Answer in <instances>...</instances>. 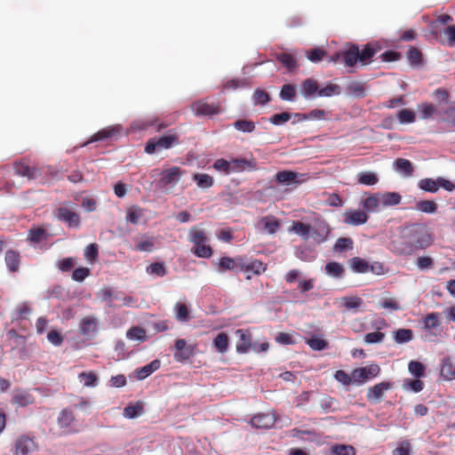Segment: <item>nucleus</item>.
I'll return each instance as SVG.
<instances>
[{
  "mask_svg": "<svg viewBox=\"0 0 455 455\" xmlns=\"http://www.w3.org/2000/svg\"><path fill=\"white\" fill-rule=\"evenodd\" d=\"M424 384L419 379H406L403 380V388L407 391L419 392L423 389Z\"/></svg>",
  "mask_w": 455,
  "mask_h": 455,
  "instance_id": "55",
  "label": "nucleus"
},
{
  "mask_svg": "<svg viewBox=\"0 0 455 455\" xmlns=\"http://www.w3.org/2000/svg\"><path fill=\"white\" fill-rule=\"evenodd\" d=\"M327 56H328L327 52L322 48H312V49L306 51V57L311 62H314V63L322 61Z\"/></svg>",
  "mask_w": 455,
  "mask_h": 455,
  "instance_id": "41",
  "label": "nucleus"
},
{
  "mask_svg": "<svg viewBox=\"0 0 455 455\" xmlns=\"http://www.w3.org/2000/svg\"><path fill=\"white\" fill-rule=\"evenodd\" d=\"M191 108L196 116H212L220 112V104H209L204 100L195 102Z\"/></svg>",
  "mask_w": 455,
  "mask_h": 455,
  "instance_id": "12",
  "label": "nucleus"
},
{
  "mask_svg": "<svg viewBox=\"0 0 455 455\" xmlns=\"http://www.w3.org/2000/svg\"><path fill=\"white\" fill-rule=\"evenodd\" d=\"M155 249L154 238H146L139 241L135 245V250L138 251L151 252Z\"/></svg>",
  "mask_w": 455,
  "mask_h": 455,
  "instance_id": "62",
  "label": "nucleus"
},
{
  "mask_svg": "<svg viewBox=\"0 0 455 455\" xmlns=\"http://www.w3.org/2000/svg\"><path fill=\"white\" fill-rule=\"evenodd\" d=\"M277 60L282 63L289 72H294L298 68L295 57L288 52H281L276 56Z\"/></svg>",
  "mask_w": 455,
  "mask_h": 455,
  "instance_id": "32",
  "label": "nucleus"
},
{
  "mask_svg": "<svg viewBox=\"0 0 455 455\" xmlns=\"http://www.w3.org/2000/svg\"><path fill=\"white\" fill-rule=\"evenodd\" d=\"M48 238L47 231L41 227H33L28 230V240L31 243H39Z\"/></svg>",
  "mask_w": 455,
  "mask_h": 455,
  "instance_id": "31",
  "label": "nucleus"
},
{
  "mask_svg": "<svg viewBox=\"0 0 455 455\" xmlns=\"http://www.w3.org/2000/svg\"><path fill=\"white\" fill-rule=\"evenodd\" d=\"M143 215V211L137 205H132L127 209L126 220L132 224H138Z\"/></svg>",
  "mask_w": 455,
  "mask_h": 455,
  "instance_id": "46",
  "label": "nucleus"
},
{
  "mask_svg": "<svg viewBox=\"0 0 455 455\" xmlns=\"http://www.w3.org/2000/svg\"><path fill=\"white\" fill-rule=\"evenodd\" d=\"M37 449V444L32 438L22 435L15 441L12 455H35Z\"/></svg>",
  "mask_w": 455,
  "mask_h": 455,
  "instance_id": "7",
  "label": "nucleus"
},
{
  "mask_svg": "<svg viewBox=\"0 0 455 455\" xmlns=\"http://www.w3.org/2000/svg\"><path fill=\"white\" fill-rule=\"evenodd\" d=\"M76 265V259L72 257L64 258L57 262V267L61 272H70Z\"/></svg>",
  "mask_w": 455,
  "mask_h": 455,
  "instance_id": "64",
  "label": "nucleus"
},
{
  "mask_svg": "<svg viewBox=\"0 0 455 455\" xmlns=\"http://www.w3.org/2000/svg\"><path fill=\"white\" fill-rule=\"evenodd\" d=\"M304 176L305 174L292 171H282L278 172L275 178L278 184L290 186L291 184H300L304 180H300L299 178Z\"/></svg>",
  "mask_w": 455,
  "mask_h": 455,
  "instance_id": "14",
  "label": "nucleus"
},
{
  "mask_svg": "<svg viewBox=\"0 0 455 455\" xmlns=\"http://www.w3.org/2000/svg\"><path fill=\"white\" fill-rule=\"evenodd\" d=\"M34 402L35 397L29 391L17 390L12 396V403L20 407L32 404Z\"/></svg>",
  "mask_w": 455,
  "mask_h": 455,
  "instance_id": "25",
  "label": "nucleus"
},
{
  "mask_svg": "<svg viewBox=\"0 0 455 455\" xmlns=\"http://www.w3.org/2000/svg\"><path fill=\"white\" fill-rule=\"evenodd\" d=\"M379 205V199L377 194L368 196L363 202V207L368 212H377Z\"/></svg>",
  "mask_w": 455,
  "mask_h": 455,
  "instance_id": "53",
  "label": "nucleus"
},
{
  "mask_svg": "<svg viewBox=\"0 0 455 455\" xmlns=\"http://www.w3.org/2000/svg\"><path fill=\"white\" fill-rule=\"evenodd\" d=\"M232 163V172H241L245 170H255L256 162L255 160H247L245 158H233Z\"/></svg>",
  "mask_w": 455,
  "mask_h": 455,
  "instance_id": "26",
  "label": "nucleus"
},
{
  "mask_svg": "<svg viewBox=\"0 0 455 455\" xmlns=\"http://www.w3.org/2000/svg\"><path fill=\"white\" fill-rule=\"evenodd\" d=\"M182 175V172L180 167L173 166L162 173L160 183L166 187L169 185L176 184Z\"/></svg>",
  "mask_w": 455,
  "mask_h": 455,
  "instance_id": "21",
  "label": "nucleus"
},
{
  "mask_svg": "<svg viewBox=\"0 0 455 455\" xmlns=\"http://www.w3.org/2000/svg\"><path fill=\"white\" fill-rule=\"evenodd\" d=\"M423 324H424V329L427 331L435 329L436 327H438L441 324L439 314L438 313L427 314L423 318Z\"/></svg>",
  "mask_w": 455,
  "mask_h": 455,
  "instance_id": "43",
  "label": "nucleus"
},
{
  "mask_svg": "<svg viewBox=\"0 0 455 455\" xmlns=\"http://www.w3.org/2000/svg\"><path fill=\"white\" fill-rule=\"evenodd\" d=\"M398 120L401 124H411L415 122V112L411 109L403 108L398 112Z\"/></svg>",
  "mask_w": 455,
  "mask_h": 455,
  "instance_id": "58",
  "label": "nucleus"
},
{
  "mask_svg": "<svg viewBox=\"0 0 455 455\" xmlns=\"http://www.w3.org/2000/svg\"><path fill=\"white\" fill-rule=\"evenodd\" d=\"M233 126L243 132H252L255 128V123L251 120H246V119H238L234 124Z\"/></svg>",
  "mask_w": 455,
  "mask_h": 455,
  "instance_id": "48",
  "label": "nucleus"
},
{
  "mask_svg": "<svg viewBox=\"0 0 455 455\" xmlns=\"http://www.w3.org/2000/svg\"><path fill=\"white\" fill-rule=\"evenodd\" d=\"M408 370L411 374L417 378L423 377L425 374V366L417 361H411L408 365Z\"/></svg>",
  "mask_w": 455,
  "mask_h": 455,
  "instance_id": "63",
  "label": "nucleus"
},
{
  "mask_svg": "<svg viewBox=\"0 0 455 455\" xmlns=\"http://www.w3.org/2000/svg\"><path fill=\"white\" fill-rule=\"evenodd\" d=\"M192 179L200 188L205 189L214 185L213 178L207 173H195Z\"/></svg>",
  "mask_w": 455,
  "mask_h": 455,
  "instance_id": "35",
  "label": "nucleus"
},
{
  "mask_svg": "<svg viewBox=\"0 0 455 455\" xmlns=\"http://www.w3.org/2000/svg\"><path fill=\"white\" fill-rule=\"evenodd\" d=\"M325 271L329 275L339 277L344 273V267L338 262H329L325 266Z\"/></svg>",
  "mask_w": 455,
  "mask_h": 455,
  "instance_id": "57",
  "label": "nucleus"
},
{
  "mask_svg": "<svg viewBox=\"0 0 455 455\" xmlns=\"http://www.w3.org/2000/svg\"><path fill=\"white\" fill-rule=\"evenodd\" d=\"M119 132V129L117 127H107L104 129L100 130L96 133H94L89 140L84 144L87 145L89 143L104 140L108 138H112L116 135H117Z\"/></svg>",
  "mask_w": 455,
  "mask_h": 455,
  "instance_id": "28",
  "label": "nucleus"
},
{
  "mask_svg": "<svg viewBox=\"0 0 455 455\" xmlns=\"http://www.w3.org/2000/svg\"><path fill=\"white\" fill-rule=\"evenodd\" d=\"M78 379L87 387H94L98 385V377L93 371L81 372Z\"/></svg>",
  "mask_w": 455,
  "mask_h": 455,
  "instance_id": "42",
  "label": "nucleus"
},
{
  "mask_svg": "<svg viewBox=\"0 0 455 455\" xmlns=\"http://www.w3.org/2000/svg\"><path fill=\"white\" fill-rule=\"evenodd\" d=\"M354 246V241L350 237H339L337 239L333 245V251L342 252L345 251L352 250Z\"/></svg>",
  "mask_w": 455,
  "mask_h": 455,
  "instance_id": "40",
  "label": "nucleus"
},
{
  "mask_svg": "<svg viewBox=\"0 0 455 455\" xmlns=\"http://www.w3.org/2000/svg\"><path fill=\"white\" fill-rule=\"evenodd\" d=\"M55 217L66 223L69 228H78L81 224L80 215L69 203H64L57 210Z\"/></svg>",
  "mask_w": 455,
  "mask_h": 455,
  "instance_id": "5",
  "label": "nucleus"
},
{
  "mask_svg": "<svg viewBox=\"0 0 455 455\" xmlns=\"http://www.w3.org/2000/svg\"><path fill=\"white\" fill-rule=\"evenodd\" d=\"M188 240L192 243V253L202 259H210L213 255V249L210 245V238L206 231L198 226L190 228L188 231Z\"/></svg>",
  "mask_w": 455,
  "mask_h": 455,
  "instance_id": "3",
  "label": "nucleus"
},
{
  "mask_svg": "<svg viewBox=\"0 0 455 455\" xmlns=\"http://www.w3.org/2000/svg\"><path fill=\"white\" fill-rule=\"evenodd\" d=\"M379 372V367L377 364H371L363 368H358L353 371L354 383L362 384L368 379L376 377Z\"/></svg>",
  "mask_w": 455,
  "mask_h": 455,
  "instance_id": "10",
  "label": "nucleus"
},
{
  "mask_svg": "<svg viewBox=\"0 0 455 455\" xmlns=\"http://www.w3.org/2000/svg\"><path fill=\"white\" fill-rule=\"evenodd\" d=\"M413 333L410 329H399L395 333V339L397 343H406L412 339Z\"/></svg>",
  "mask_w": 455,
  "mask_h": 455,
  "instance_id": "60",
  "label": "nucleus"
},
{
  "mask_svg": "<svg viewBox=\"0 0 455 455\" xmlns=\"http://www.w3.org/2000/svg\"><path fill=\"white\" fill-rule=\"evenodd\" d=\"M441 375L446 380L455 379V365L451 363V358H445L443 360Z\"/></svg>",
  "mask_w": 455,
  "mask_h": 455,
  "instance_id": "37",
  "label": "nucleus"
},
{
  "mask_svg": "<svg viewBox=\"0 0 455 455\" xmlns=\"http://www.w3.org/2000/svg\"><path fill=\"white\" fill-rule=\"evenodd\" d=\"M15 173L20 177H25L28 180H34L40 175L37 168L29 166L24 162H18L14 164Z\"/></svg>",
  "mask_w": 455,
  "mask_h": 455,
  "instance_id": "20",
  "label": "nucleus"
},
{
  "mask_svg": "<svg viewBox=\"0 0 455 455\" xmlns=\"http://www.w3.org/2000/svg\"><path fill=\"white\" fill-rule=\"evenodd\" d=\"M74 421L73 413L68 410H63L58 417L57 424L60 427V434L68 433L69 427Z\"/></svg>",
  "mask_w": 455,
  "mask_h": 455,
  "instance_id": "24",
  "label": "nucleus"
},
{
  "mask_svg": "<svg viewBox=\"0 0 455 455\" xmlns=\"http://www.w3.org/2000/svg\"><path fill=\"white\" fill-rule=\"evenodd\" d=\"M291 231L300 235L304 239H307L312 231V227L300 221H294L291 227Z\"/></svg>",
  "mask_w": 455,
  "mask_h": 455,
  "instance_id": "36",
  "label": "nucleus"
},
{
  "mask_svg": "<svg viewBox=\"0 0 455 455\" xmlns=\"http://www.w3.org/2000/svg\"><path fill=\"white\" fill-rule=\"evenodd\" d=\"M419 188L424 191L435 193L440 188H443L447 191H453L455 185L447 180L443 178H437L436 180L431 178L422 179L419 181Z\"/></svg>",
  "mask_w": 455,
  "mask_h": 455,
  "instance_id": "6",
  "label": "nucleus"
},
{
  "mask_svg": "<svg viewBox=\"0 0 455 455\" xmlns=\"http://www.w3.org/2000/svg\"><path fill=\"white\" fill-rule=\"evenodd\" d=\"M78 331L85 339H93L99 331V322L97 318L92 315L84 316L79 323Z\"/></svg>",
  "mask_w": 455,
  "mask_h": 455,
  "instance_id": "8",
  "label": "nucleus"
},
{
  "mask_svg": "<svg viewBox=\"0 0 455 455\" xmlns=\"http://www.w3.org/2000/svg\"><path fill=\"white\" fill-rule=\"evenodd\" d=\"M407 58L412 66H419L422 63V53L416 47H411L407 52Z\"/></svg>",
  "mask_w": 455,
  "mask_h": 455,
  "instance_id": "56",
  "label": "nucleus"
},
{
  "mask_svg": "<svg viewBox=\"0 0 455 455\" xmlns=\"http://www.w3.org/2000/svg\"><path fill=\"white\" fill-rule=\"evenodd\" d=\"M242 267V257L238 256L235 258L230 257H222L220 259L219 262L216 264V269L220 273L229 271H240V267Z\"/></svg>",
  "mask_w": 455,
  "mask_h": 455,
  "instance_id": "13",
  "label": "nucleus"
},
{
  "mask_svg": "<svg viewBox=\"0 0 455 455\" xmlns=\"http://www.w3.org/2000/svg\"><path fill=\"white\" fill-rule=\"evenodd\" d=\"M394 169L407 177L413 174L414 168L411 161L405 158H397L393 164Z\"/></svg>",
  "mask_w": 455,
  "mask_h": 455,
  "instance_id": "30",
  "label": "nucleus"
},
{
  "mask_svg": "<svg viewBox=\"0 0 455 455\" xmlns=\"http://www.w3.org/2000/svg\"><path fill=\"white\" fill-rule=\"evenodd\" d=\"M160 364L161 363L157 359L152 361L150 363L141 367L140 369H138L136 371V377L139 379H146L148 376L156 371L160 367Z\"/></svg>",
  "mask_w": 455,
  "mask_h": 455,
  "instance_id": "34",
  "label": "nucleus"
},
{
  "mask_svg": "<svg viewBox=\"0 0 455 455\" xmlns=\"http://www.w3.org/2000/svg\"><path fill=\"white\" fill-rule=\"evenodd\" d=\"M434 235L422 223H414L403 227L397 236L390 242V250L400 256H409L419 250L429 247Z\"/></svg>",
  "mask_w": 455,
  "mask_h": 455,
  "instance_id": "1",
  "label": "nucleus"
},
{
  "mask_svg": "<svg viewBox=\"0 0 455 455\" xmlns=\"http://www.w3.org/2000/svg\"><path fill=\"white\" fill-rule=\"evenodd\" d=\"M212 167L226 175L232 173V163L224 158H219L214 163Z\"/></svg>",
  "mask_w": 455,
  "mask_h": 455,
  "instance_id": "49",
  "label": "nucleus"
},
{
  "mask_svg": "<svg viewBox=\"0 0 455 455\" xmlns=\"http://www.w3.org/2000/svg\"><path fill=\"white\" fill-rule=\"evenodd\" d=\"M213 344L220 353H225L228 347V335L224 332L219 333L214 339Z\"/></svg>",
  "mask_w": 455,
  "mask_h": 455,
  "instance_id": "50",
  "label": "nucleus"
},
{
  "mask_svg": "<svg viewBox=\"0 0 455 455\" xmlns=\"http://www.w3.org/2000/svg\"><path fill=\"white\" fill-rule=\"evenodd\" d=\"M376 52L377 50L370 44H365L362 50L358 45L351 44L347 50L342 51V61L347 68H354L357 62L365 66L371 63Z\"/></svg>",
  "mask_w": 455,
  "mask_h": 455,
  "instance_id": "2",
  "label": "nucleus"
},
{
  "mask_svg": "<svg viewBox=\"0 0 455 455\" xmlns=\"http://www.w3.org/2000/svg\"><path fill=\"white\" fill-rule=\"evenodd\" d=\"M341 92L339 85L335 84H328L325 87L318 91L319 97H331L332 95H339Z\"/></svg>",
  "mask_w": 455,
  "mask_h": 455,
  "instance_id": "51",
  "label": "nucleus"
},
{
  "mask_svg": "<svg viewBox=\"0 0 455 455\" xmlns=\"http://www.w3.org/2000/svg\"><path fill=\"white\" fill-rule=\"evenodd\" d=\"M401 196L396 192H387L381 195V203L384 206L397 205L401 202Z\"/></svg>",
  "mask_w": 455,
  "mask_h": 455,
  "instance_id": "45",
  "label": "nucleus"
},
{
  "mask_svg": "<svg viewBox=\"0 0 455 455\" xmlns=\"http://www.w3.org/2000/svg\"><path fill=\"white\" fill-rule=\"evenodd\" d=\"M379 178L372 172H363L357 174V182L362 185L373 186L377 184Z\"/></svg>",
  "mask_w": 455,
  "mask_h": 455,
  "instance_id": "39",
  "label": "nucleus"
},
{
  "mask_svg": "<svg viewBox=\"0 0 455 455\" xmlns=\"http://www.w3.org/2000/svg\"><path fill=\"white\" fill-rule=\"evenodd\" d=\"M143 412V403L138 402L135 404L126 406L124 410V416L127 419H136L141 416Z\"/></svg>",
  "mask_w": 455,
  "mask_h": 455,
  "instance_id": "38",
  "label": "nucleus"
},
{
  "mask_svg": "<svg viewBox=\"0 0 455 455\" xmlns=\"http://www.w3.org/2000/svg\"><path fill=\"white\" fill-rule=\"evenodd\" d=\"M389 388H391L389 382H380L369 388L367 397L371 402L378 403L382 399L384 393Z\"/></svg>",
  "mask_w": 455,
  "mask_h": 455,
  "instance_id": "22",
  "label": "nucleus"
},
{
  "mask_svg": "<svg viewBox=\"0 0 455 455\" xmlns=\"http://www.w3.org/2000/svg\"><path fill=\"white\" fill-rule=\"evenodd\" d=\"M21 256L20 251L8 250L5 252L4 261L9 271L15 273L20 269Z\"/></svg>",
  "mask_w": 455,
  "mask_h": 455,
  "instance_id": "23",
  "label": "nucleus"
},
{
  "mask_svg": "<svg viewBox=\"0 0 455 455\" xmlns=\"http://www.w3.org/2000/svg\"><path fill=\"white\" fill-rule=\"evenodd\" d=\"M349 267L356 273H367L372 270L368 262L359 257H354L349 260Z\"/></svg>",
  "mask_w": 455,
  "mask_h": 455,
  "instance_id": "33",
  "label": "nucleus"
},
{
  "mask_svg": "<svg viewBox=\"0 0 455 455\" xmlns=\"http://www.w3.org/2000/svg\"><path fill=\"white\" fill-rule=\"evenodd\" d=\"M262 223L269 234H275L280 228V221L273 216L263 218Z\"/></svg>",
  "mask_w": 455,
  "mask_h": 455,
  "instance_id": "52",
  "label": "nucleus"
},
{
  "mask_svg": "<svg viewBox=\"0 0 455 455\" xmlns=\"http://www.w3.org/2000/svg\"><path fill=\"white\" fill-rule=\"evenodd\" d=\"M367 220L368 215L362 210H348L343 214V221L347 225L359 226Z\"/></svg>",
  "mask_w": 455,
  "mask_h": 455,
  "instance_id": "15",
  "label": "nucleus"
},
{
  "mask_svg": "<svg viewBox=\"0 0 455 455\" xmlns=\"http://www.w3.org/2000/svg\"><path fill=\"white\" fill-rule=\"evenodd\" d=\"M179 143V137L176 134H168L161 137H154L148 140L145 146V152L154 154L164 149L172 148Z\"/></svg>",
  "mask_w": 455,
  "mask_h": 455,
  "instance_id": "4",
  "label": "nucleus"
},
{
  "mask_svg": "<svg viewBox=\"0 0 455 455\" xmlns=\"http://www.w3.org/2000/svg\"><path fill=\"white\" fill-rule=\"evenodd\" d=\"M266 269L267 266L260 260L255 259L247 263L243 258H242V267H240V272L245 274L247 279H251L252 275H259L262 274Z\"/></svg>",
  "mask_w": 455,
  "mask_h": 455,
  "instance_id": "11",
  "label": "nucleus"
},
{
  "mask_svg": "<svg viewBox=\"0 0 455 455\" xmlns=\"http://www.w3.org/2000/svg\"><path fill=\"white\" fill-rule=\"evenodd\" d=\"M330 231V227L324 220H316L312 227L310 235L318 243H321L327 240Z\"/></svg>",
  "mask_w": 455,
  "mask_h": 455,
  "instance_id": "16",
  "label": "nucleus"
},
{
  "mask_svg": "<svg viewBox=\"0 0 455 455\" xmlns=\"http://www.w3.org/2000/svg\"><path fill=\"white\" fill-rule=\"evenodd\" d=\"M275 421V416L272 412L257 414L251 419V426L257 428H269Z\"/></svg>",
  "mask_w": 455,
  "mask_h": 455,
  "instance_id": "17",
  "label": "nucleus"
},
{
  "mask_svg": "<svg viewBox=\"0 0 455 455\" xmlns=\"http://www.w3.org/2000/svg\"><path fill=\"white\" fill-rule=\"evenodd\" d=\"M250 86H251L250 81L246 78H243V79L233 78L225 83L224 89L225 90H235L238 88H246V87H250Z\"/></svg>",
  "mask_w": 455,
  "mask_h": 455,
  "instance_id": "47",
  "label": "nucleus"
},
{
  "mask_svg": "<svg viewBox=\"0 0 455 455\" xmlns=\"http://www.w3.org/2000/svg\"><path fill=\"white\" fill-rule=\"evenodd\" d=\"M195 352V346L188 344L184 339H179L174 345V358L177 362L188 360Z\"/></svg>",
  "mask_w": 455,
  "mask_h": 455,
  "instance_id": "9",
  "label": "nucleus"
},
{
  "mask_svg": "<svg viewBox=\"0 0 455 455\" xmlns=\"http://www.w3.org/2000/svg\"><path fill=\"white\" fill-rule=\"evenodd\" d=\"M339 304L340 307L354 313L363 311L365 307L364 302L359 297H343L339 300Z\"/></svg>",
  "mask_w": 455,
  "mask_h": 455,
  "instance_id": "18",
  "label": "nucleus"
},
{
  "mask_svg": "<svg viewBox=\"0 0 455 455\" xmlns=\"http://www.w3.org/2000/svg\"><path fill=\"white\" fill-rule=\"evenodd\" d=\"M318 83L314 78H307L301 84V92L305 98L318 96Z\"/></svg>",
  "mask_w": 455,
  "mask_h": 455,
  "instance_id": "27",
  "label": "nucleus"
},
{
  "mask_svg": "<svg viewBox=\"0 0 455 455\" xmlns=\"http://www.w3.org/2000/svg\"><path fill=\"white\" fill-rule=\"evenodd\" d=\"M279 96L283 100L293 101L296 97V86L291 84H283Z\"/></svg>",
  "mask_w": 455,
  "mask_h": 455,
  "instance_id": "44",
  "label": "nucleus"
},
{
  "mask_svg": "<svg viewBox=\"0 0 455 455\" xmlns=\"http://www.w3.org/2000/svg\"><path fill=\"white\" fill-rule=\"evenodd\" d=\"M126 338L130 341L142 343L148 340V336L147 335V331L144 328L133 326L126 331Z\"/></svg>",
  "mask_w": 455,
  "mask_h": 455,
  "instance_id": "29",
  "label": "nucleus"
},
{
  "mask_svg": "<svg viewBox=\"0 0 455 455\" xmlns=\"http://www.w3.org/2000/svg\"><path fill=\"white\" fill-rule=\"evenodd\" d=\"M235 334L239 338L235 347L236 351L240 354L248 353L251 347V335L247 331L242 329L237 330Z\"/></svg>",
  "mask_w": 455,
  "mask_h": 455,
  "instance_id": "19",
  "label": "nucleus"
},
{
  "mask_svg": "<svg viewBox=\"0 0 455 455\" xmlns=\"http://www.w3.org/2000/svg\"><path fill=\"white\" fill-rule=\"evenodd\" d=\"M416 208L422 212L434 213L437 210V204L431 200H422L417 203Z\"/></svg>",
  "mask_w": 455,
  "mask_h": 455,
  "instance_id": "54",
  "label": "nucleus"
},
{
  "mask_svg": "<svg viewBox=\"0 0 455 455\" xmlns=\"http://www.w3.org/2000/svg\"><path fill=\"white\" fill-rule=\"evenodd\" d=\"M332 455H355V449L350 445L339 444L331 448Z\"/></svg>",
  "mask_w": 455,
  "mask_h": 455,
  "instance_id": "61",
  "label": "nucleus"
},
{
  "mask_svg": "<svg viewBox=\"0 0 455 455\" xmlns=\"http://www.w3.org/2000/svg\"><path fill=\"white\" fill-rule=\"evenodd\" d=\"M147 272L156 276H164L166 275V267L164 262H155L147 267Z\"/></svg>",
  "mask_w": 455,
  "mask_h": 455,
  "instance_id": "59",
  "label": "nucleus"
}]
</instances>
